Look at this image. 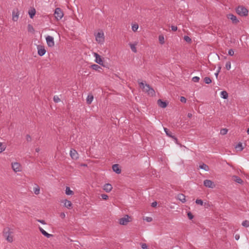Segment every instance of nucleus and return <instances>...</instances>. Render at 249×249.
I'll return each instance as SVG.
<instances>
[{"label": "nucleus", "instance_id": "1", "mask_svg": "<svg viewBox=\"0 0 249 249\" xmlns=\"http://www.w3.org/2000/svg\"><path fill=\"white\" fill-rule=\"evenodd\" d=\"M138 82L140 87L142 89H145V90L149 95L151 96L155 95V90L153 89L150 87L149 85L147 84H144L142 82H140L139 81H138Z\"/></svg>", "mask_w": 249, "mask_h": 249}, {"label": "nucleus", "instance_id": "2", "mask_svg": "<svg viewBox=\"0 0 249 249\" xmlns=\"http://www.w3.org/2000/svg\"><path fill=\"white\" fill-rule=\"evenodd\" d=\"M237 14L241 17H246L248 15V10L244 6H238L236 8Z\"/></svg>", "mask_w": 249, "mask_h": 249}, {"label": "nucleus", "instance_id": "3", "mask_svg": "<svg viewBox=\"0 0 249 249\" xmlns=\"http://www.w3.org/2000/svg\"><path fill=\"white\" fill-rule=\"evenodd\" d=\"M95 36V40L98 44H102L105 41L104 34L102 31L98 32Z\"/></svg>", "mask_w": 249, "mask_h": 249}, {"label": "nucleus", "instance_id": "4", "mask_svg": "<svg viewBox=\"0 0 249 249\" xmlns=\"http://www.w3.org/2000/svg\"><path fill=\"white\" fill-rule=\"evenodd\" d=\"M54 16L56 19L58 20L63 18V13L60 8H56L54 11Z\"/></svg>", "mask_w": 249, "mask_h": 249}, {"label": "nucleus", "instance_id": "5", "mask_svg": "<svg viewBox=\"0 0 249 249\" xmlns=\"http://www.w3.org/2000/svg\"><path fill=\"white\" fill-rule=\"evenodd\" d=\"M3 234L7 241L9 242H12L13 241V236H11V232L9 231V229H4Z\"/></svg>", "mask_w": 249, "mask_h": 249}, {"label": "nucleus", "instance_id": "6", "mask_svg": "<svg viewBox=\"0 0 249 249\" xmlns=\"http://www.w3.org/2000/svg\"><path fill=\"white\" fill-rule=\"evenodd\" d=\"M203 184L206 187L212 189L214 188L215 186L214 182L210 179L204 180Z\"/></svg>", "mask_w": 249, "mask_h": 249}, {"label": "nucleus", "instance_id": "7", "mask_svg": "<svg viewBox=\"0 0 249 249\" xmlns=\"http://www.w3.org/2000/svg\"><path fill=\"white\" fill-rule=\"evenodd\" d=\"M46 41L48 46L50 47H52L54 45V42L53 37L50 36H48L46 37Z\"/></svg>", "mask_w": 249, "mask_h": 249}, {"label": "nucleus", "instance_id": "8", "mask_svg": "<svg viewBox=\"0 0 249 249\" xmlns=\"http://www.w3.org/2000/svg\"><path fill=\"white\" fill-rule=\"evenodd\" d=\"M227 18L228 19L231 20L233 24H237L239 22L237 17L232 14L228 15Z\"/></svg>", "mask_w": 249, "mask_h": 249}, {"label": "nucleus", "instance_id": "9", "mask_svg": "<svg viewBox=\"0 0 249 249\" xmlns=\"http://www.w3.org/2000/svg\"><path fill=\"white\" fill-rule=\"evenodd\" d=\"M12 167L15 172H19L21 170L20 164L18 162H14L12 163Z\"/></svg>", "mask_w": 249, "mask_h": 249}, {"label": "nucleus", "instance_id": "10", "mask_svg": "<svg viewBox=\"0 0 249 249\" xmlns=\"http://www.w3.org/2000/svg\"><path fill=\"white\" fill-rule=\"evenodd\" d=\"M93 55L95 58V61L96 63H97V64H98L99 65L103 64V61L99 54H98V53H94L93 54Z\"/></svg>", "mask_w": 249, "mask_h": 249}, {"label": "nucleus", "instance_id": "11", "mask_svg": "<svg viewBox=\"0 0 249 249\" xmlns=\"http://www.w3.org/2000/svg\"><path fill=\"white\" fill-rule=\"evenodd\" d=\"M46 52V51L43 46H39L37 47V53L39 56H42L44 55Z\"/></svg>", "mask_w": 249, "mask_h": 249}, {"label": "nucleus", "instance_id": "12", "mask_svg": "<svg viewBox=\"0 0 249 249\" xmlns=\"http://www.w3.org/2000/svg\"><path fill=\"white\" fill-rule=\"evenodd\" d=\"M70 156L73 160H77L78 159V154L74 149H71L70 151Z\"/></svg>", "mask_w": 249, "mask_h": 249}, {"label": "nucleus", "instance_id": "13", "mask_svg": "<svg viewBox=\"0 0 249 249\" xmlns=\"http://www.w3.org/2000/svg\"><path fill=\"white\" fill-rule=\"evenodd\" d=\"M103 189L107 193H109L112 190V186L109 183H106L103 186Z\"/></svg>", "mask_w": 249, "mask_h": 249}, {"label": "nucleus", "instance_id": "14", "mask_svg": "<svg viewBox=\"0 0 249 249\" xmlns=\"http://www.w3.org/2000/svg\"><path fill=\"white\" fill-rule=\"evenodd\" d=\"M129 221V216L128 215H126V217L122 218L119 219V223L121 225H126Z\"/></svg>", "mask_w": 249, "mask_h": 249}, {"label": "nucleus", "instance_id": "15", "mask_svg": "<svg viewBox=\"0 0 249 249\" xmlns=\"http://www.w3.org/2000/svg\"><path fill=\"white\" fill-rule=\"evenodd\" d=\"M61 202L64 204V206L68 209H70L72 205L71 202L67 199L63 200Z\"/></svg>", "mask_w": 249, "mask_h": 249}, {"label": "nucleus", "instance_id": "16", "mask_svg": "<svg viewBox=\"0 0 249 249\" xmlns=\"http://www.w3.org/2000/svg\"><path fill=\"white\" fill-rule=\"evenodd\" d=\"M112 170L113 171L115 172L116 173L119 174L121 173V170L119 167V166L118 164H114L112 166Z\"/></svg>", "mask_w": 249, "mask_h": 249}, {"label": "nucleus", "instance_id": "17", "mask_svg": "<svg viewBox=\"0 0 249 249\" xmlns=\"http://www.w3.org/2000/svg\"><path fill=\"white\" fill-rule=\"evenodd\" d=\"M177 199L180 201L182 203H185L186 202L185 196L182 194H179L177 196Z\"/></svg>", "mask_w": 249, "mask_h": 249}, {"label": "nucleus", "instance_id": "18", "mask_svg": "<svg viewBox=\"0 0 249 249\" xmlns=\"http://www.w3.org/2000/svg\"><path fill=\"white\" fill-rule=\"evenodd\" d=\"M39 231H40V232H41V233L44 235L45 236H46V237L47 238H50L51 237V236H53L52 234H49L48 233V232H47L45 230H44L41 227H39Z\"/></svg>", "mask_w": 249, "mask_h": 249}, {"label": "nucleus", "instance_id": "19", "mask_svg": "<svg viewBox=\"0 0 249 249\" xmlns=\"http://www.w3.org/2000/svg\"><path fill=\"white\" fill-rule=\"evenodd\" d=\"M158 104L160 107L162 108L166 107L167 105L166 102L162 101L161 99H159L158 100Z\"/></svg>", "mask_w": 249, "mask_h": 249}, {"label": "nucleus", "instance_id": "20", "mask_svg": "<svg viewBox=\"0 0 249 249\" xmlns=\"http://www.w3.org/2000/svg\"><path fill=\"white\" fill-rule=\"evenodd\" d=\"M18 18V10L17 11H13L12 12V19L14 21H16Z\"/></svg>", "mask_w": 249, "mask_h": 249}, {"label": "nucleus", "instance_id": "21", "mask_svg": "<svg viewBox=\"0 0 249 249\" xmlns=\"http://www.w3.org/2000/svg\"><path fill=\"white\" fill-rule=\"evenodd\" d=\"M232 178L234 181L239 184H242L243 183V181L242 180V179L236 176H233Z\"/></svg>", "mask_w": 249, "mask_h": 249}, {"label": "nucleus", "instance_id": "22", "mask_svg": "<svg viewBox=\"0 0 249 249\" xmlns=\"http://www.w3.org/2000/svg\"><path fill=\"white\" fill-rule=\"evenodd\" d=\"M220 97H221V98H222L224 99H227L228 97V94L227 92L225 90L222 91L220 92Z\"/></svg>", "mask_w": 249, "mask_h": 249}, {"label": "nucleus", "instance_id": "23", "mask_svg": "<svg viewBox=\"0 0 249 249\" xmlns=\"http://www.w3.org/2000/svg\"><path fill=\"white\" fill-rule=\"evenodd\" d=\"M199 167V168L203 169L206 171H208L209 170V166L204 163H202V164L200 165Z\"/></svg>", "mask_w": 249, "mask_h": 249}, {"label": "nucleus", "instance_id": "24", "mask_svg": "<svg viewBox=\"0 0 249 249\" xmlns=\"http://www.w3.org/2000/svg\"><path fill=\"white\" fill-rule=\"evenodd\" d=\"M93 100V96L92 95H88L87 98V103L88 104H90Z\"/></svg>", "mask_w": 249, "mask_h": 249}, {"label": "nucleus", "instance_id": "25", "mask_svg": "<svg viewBox=\"0 0 249 249\" xmlns=\"http://www.w3.org/2000/svg\"><path fill=\"white\" fill-rule=\"evenodd\" d=\"M33 191L36 195H38L40 193V188L39 186L36 184L33 189Z\"/></svg>", "mask_w": 249, "mask_h": 249}, {"label": "nucleus", "instance_id": "26", "mask_svg": "<svg viewBox=\"0 0 249 249\" xmlns=\"http://www.w3.org/2000/svg\"><path fill=\"white\" fill-rule=\"evenodd\" d=\"M65 193L67 195H72L73 194V192L70 189L69 187H66Z\"/></svg>", "mask_w": 249, "mask_h": 249}, {"label": "nucleus", "instance_id": "27", "mask_svg": "<svg viewBox=\"0 0 249 249\" xmlns=\"http://www.w3.org/2000/svg\"><path fill=\"white\" fill-rule=\"evenodd\" d=\"M36 14V10L34 8L31 9L29 11V15L30 17L32 18Z\"/></svg>", "mask_w": 249, "mask_h": 249}, {"label": "nucleus", "instance_id": "28", "mask_svg": "<svg viewBox=\"0 0 249 249\" xmlns=\"http://www.w3.org/2000/svg\"><path fill=\"white\" fill-rule=\"evenodd\" d=\"M91 68L95 71H99L100 69H102V68L98 65L97 64H93L91 66Z\"/></svg>", "mask_w": 249, "mask_h": 249}, {"label": "nucleus", "instance_id": "29", "mask_svg": "<svg viewBox=\"0 0 249 249\" xmlns=\"http://www.w3.org/2000/svg\"><path fill=\"white\" fill-rule=\"evenodd\" d=\"M139 28V25L137 23H134L132 25V30L134 32H136Z\"/></svg>", "mask_w": 249, "mask_h": 249}, {"label": "nucleus", "instance_id": "30", "mask_svg": "<svg viewBox=\"0 0 249 249\" xmlns=\"http://www.w3.org/2000/svg\"><path fill=\"white\" fill-rule=\"evenodd\" d=\"M159 40L160 43L161 44H163L165 42H164V37L163 36H162V35L159 36Z\"/></svg>", "mask_w": 249, "mask_h": 249}, {"label": "nucleus", "instance_id": "31", "mask_svg": "<svg viewBox=\"0 0 249 249\" xmlns=\"http://www.w3.org/2000/svg\"><path fill=\"white\" fill-rule=\"evenodd\" d=\"M129 45H130L131 50L133 52L136 53V52H137V49L136 48V44H130Z\"/></svg>", "mask_w": 249, "mask_h": 249}, {"label": "nucleus", "instance_id": "32", "mask_svg": "<svg viewBox=\"0 0 249 249\" xmlns=\"http://www.w3.org/2000/svg\"><path fill=\"white\" fill-rule=\"evenodd\" d=\"M235 148L239 151H242L243 149L242 144L241 143H238V144L236 145Z\"/></svg>", "mask_w": 249, "mask_h": 249}, {"label": "nucleus", "instance_id": "33", "mask_svg": "<svg viewBox=\"0 0 249 249\" xmlns=\"http://www.w3.org/2000/svg\"><path fill=\"white\" fill-rule=\"evenodd\" d=\"M204 82L207 84H209L212 82V80L210 77H206L204 79Z\"/></svg>", "mask_w": 249, "mask_h": 249}, {"label": "nucleus", "instance_id": "34", "mask_svg": "<svg viewBox=\"0 0 249 249\" xmlns=\"http://www.w3.org/2000/svg\"><path fill=\"white\" fill-rule=\"evenodd\" d=\"M242 225L245 227H249V221L248 220H245L242 222Z\"/></svg>", "mask_w": 249, "mask_h": 249}, {"label": "nucleus", "instance_id": "35", "mask_svg": "<svg viewBox=\"0 0 249 249\" xmlns=\"http://www.w3.org/2000/svg\"><path fill=\"white\" fill-rule=\"evenodd\" d=\"M184 39L186 42L188 43H190L191 42V38L187 36H184Z\"/></svg>", "mask_w": 249, "mask_h": 249}, {"label": "nucleus", "instance_id": "36", "mask_svg": "<svg viewBox=\"0 0 249 249\" xmlns=\"http://www.w3.org/2000/svg\"><path fill=\"white\" fill-rule=\"evenodd\" d=\"M228 129L226 128H223L220 130V134L224 135L227 133Z\"/></svg>", "mask_w": 249, "mask_h": 249}, {"label": "nucleus", "instance_id": "37", "mask_svg": "<svg viewBox=\"0 0 249 249\" xmlns=\"http://www.w3.org/2000/svg\"><path fill=\"white\" fill-rule=\"evenodd\" d=\"M28 31L30 32H34V29L31 24L28 25Z\"/></svg>", "mask_w": 249, "mask_h": 249}, {"label": "nucleus", "instance_id": "38", "mask_svg": "<svg viewBox=\"0 0 249 249\" xmlns=\"http://www.w3.org/2000/svg\"><path fill=\"white\" fill-rule=\"evenodd\" d=\"M6 148L5 145H3L2 143L0 142V153L4 151Z\"/></svg>", "mask_w": 249, "mask_h": 249}, {"label": "nucleus", "instance_id": "39", "mask_svg": "<svg viewBox=\"0 0 249 249\" xmlns=\"http://www.w3.org/2000/svg\"><path fill=\"white\" fill-rule=\"evenodd\" d=\"M225 67L228 70H229L231 68V62L230 61L227 62L226 64Z\"/></svg>", "mask_w": 249, "mask_h": 249}, {"label": "nucleus", "instance_id": "40", "mask_svg": "<svg viewBox=\"0 0 249 249\" xmlns=\"http://www.w3.org/2000/svg\"><path fill=\"white\" fill-rule=\"evenodd\" d=\"M196 203L197 204H199L201 206H202L203 204V201L201 200V199H196Z\"/></svg>", "mask_w": 249, "mask_h": 249}, {"label": "nucleus", "instance_id": "41", "mask_svg": "<svg viewBox=\"0 0 249 249\" xmlns=\"http://www.w3.org/2000/svg\"><path fill=\"white\" fill-rule=\"evenodd\" d=\"M143 220L148 222H150L152 221L153 219L151 217H145L143 218Z\"/></svg>", "mask_w": 249, "mask_h": 249}, {"label": "nucleus", "instance_id": "42", "mask_svg": "<svg viewBox=\"0 0 249 249\" xmlns=\"http://www.w3.org/2000/svg\"><path fill=\"white\" fill-rule=\"evenodd\" d=\"M200 78L198 76H194L192 78V80L194 82H198Z\"/></svg>", "mask_w": 249, "mask_h": 249}, {"label": "nucleus", "instance_id": "43", "mask_svg": "<svg viewBox=\"0 0 249 249\" xmlns=\"http://www.w3.org/2000/svg\"><path fill=\"white\" fill-rule=\"evenodd\" d=\"M53 99V101L55 103H58V102H59L60 101L59 98L57 96H54Z\"/></svg>", "mask_w": 249, "mask_h": 249}, {"label": "nucleus", "instance_id": "44", "mask_svg": "<svg viewBox=\"0 0 249 249\" xmlns=\"http://www.w3.org/2000/svg\"><path fill=\"white\" fill-rule=\"evenodd\" d=\"M228 54L230 56H233L234 55V51L232 49L229 50Z\"/></svg>", "mask_w": 249, "mask_h": 249}, {"label": "nucleus", "instance_id": "45", "mask_svg": "<svg viewBox=\"0 0 249 249\" xmlns=\"http://www.w3.org/2000/svg\"><path fill=\"white\" fill-rule=\"evenodd\" d=\"M101 197H102V199H103L104 200H106L108 198V196L106 194H102Z\"/></svg>", "mask_w": 249, "mask_h": 249}, {"label": "nucleus", "instance_id": "46", "mask_svg": "<svg viewBox=\"0 0 249 249\" xmlns=\"http://www.w3.org/2000/svg\"><path fill=\"white\" fill-rule=\"evenodd\" d=\"M180 102H182V103H186V99L184 97L181 96V97H180Z\"/></svg>", "mask_w": 249, "mask_h": 249}, {"label": "nucleus", "instance_id": "47", "mask_svg": "<svg viewBox=\"0 0 249 249\" xmlns=\"http://www.w3.org/2000/svg\"><path fill=\"white\" fill-rule=\"evenodd\" d=\"M141 247L142 249H147V246L145 243L142 244Z\"/></svg>", "mask_w": 249, "mask_h": 249}, {"label": "nucleus", "instance_id": "48", "mask_svg": "<svg viewBox=\"0 0 249 249\" xmlns=\"http://www.w3.org/2000/svg\"><path fill=\"white\" fill-rule=\"evenodd\" d=\"M164 131L166 133L167 135L169 136V137H172V136L169 133L168 129L167 128H164Z\"/></svg>", "mask_w": 249, "mask_h": 249}, {"label": "nucleus", "instance_id": "49", "mask_svg": "<svg viewBox=\"0 0 249 249\" xmlns=\"http://www.w3.org/2000/svg\"><path fill=\"white\" fill-rule=\"evenodd\" d=\"M171 28L172 30L173 31H176L178 29L177 27L176 26L172 25V26H171Z\"/></svg>", "mask_w": 249, "mask_h": 249}, {"label": "nucleus", "instance_id": "50", "mask_svg": "<svg viewBox=\"0 0 249 249\" xmlns=\"http://www.w3.org/2000/svg\"><path fill=\"white\" fill-rule=\"evenodd\" d=\"M187 215L190 219H192L193 218L194 216L190 212L188 213Z\"/></svg>", "mask_w": 249, "mask_h": 249}, {"label": "nucleus", "instance_id": "51", "mask_svg": "<svg viewBox=\"0 0 249 249\" xmlns=\"http://www.w3.org/2000/svg\"><path fill=\"white\" fill-rule=\"evenodd\" d=\"M60 216L61 218L63 219L66 217V214L64 213H61L60 214Z\"/></svg>", "mask_w": 249, "mask_h": 249}, {"label": "nucleus", "instance_id": "52", "mask_svg": "<svg viewBox=\"0 0 249 249\" xmlns=\"http://www.w3.org/2000/svg\"><path fill=\"white\" fill-rule=\"evenodd\" d=\"M157 203L156 201L153 202L151 203V206L153 207H155L156 206H157Z\"/></svg>", "mask_w": 249, "mask_h": 249}, {"label": "nucleus", "instance_id": "53", "mask_svg": "<svg viewBox=\"0 0 249 249\" xmlns=\"http://www.w3.org/2000/svg\"><path fill=\"white\" fill-rule=\"evenodd\" d=\"M37 221L42 224H45V222L44 220H40V219H38L37 220Z\"/></svg>", "mask_w": 249, "mask_h": 249}, {"label": "nucleus", "instance_id": "54", "mask_svg": "<svg viewBox=\"0 0 249 249\" xmlns=\"http://www.w3.org/2000/svg\"><path fill=\"white\" fill-rule=\"evenodd\" d=\"M239 238H240V236L239 234H236L235 235V239L236 240H239Z\"/></svg>", "mask_w": 249, "mask_h": 249}, {"label": "nucleus", "instance_id": "55", "mask_svg": "<svg viewBox=\"0 0 249 249\" xmlns=\"http://www.w3.org/2000/svg\"><path fill=\"white\" fill-rule=\"evenodd\" d=\"M26 139H27V140L28 141H30V140H31V137H30V136L29 135H27V138H26Z\"/></svg>", "mask_w": 249, "mask_h": 249}, {"label": "nucleus", "instance_id": "56", "mask_svg": "<svg viewBox=\"0 0 249 249\" xmlns=\"http://www.w3.org/2000/svg\"><path fill=\"white\" fill-rule=\"evenodd\" d=\"M187 116L189 117V118H191L192 116V114L190 113H188L187 114Z\"/></svg>", "mask_w": 249, "mask_h": 249}, {"label": "nucleus", "instance_id": "57", "mask_svg": "<svg viewBox=\"0 0 249 249\" xmlns=\"http://www.w3.org/2000/svg\"><path fill=\"white\" fill-rule=\"evenodd\" d=\"M218 73H219V71H217V72H215V73H214V75H215V76L216 77H217L218 75Z\"/></svg>", "mask_w": 249, "mask_h": 249}, {"label": "nucleus", "instance_id": "58", "mask_svg": "<svg viewBox=\"0 0 249 249\" xmlns=\"http://www.w3.org/2000/svg\"><path fill=\"white\" fill-rule=\"evenodd\" d=\"M39 151H40V149H39V148H36V152H38Z\"/></svg>", "mask_w": 249, "mask_h": 249}, {"label": "nucleus", "instance_id": "59", "mask_svg": "<svg viewBox=\"0 0 249 249\" xmlns=\"http://www.w3.org/2000/svg\"><path fill=\"white\" fill-rule=\"evenodd\" d=\"M220 70H221V67L219 66L218 68V71H219V72L220 71Z\"/></svg>", "mask_w": 249, "mask_h": 249}, {"label": "nucleus", "instance_id": "60", "mask_svg": "<svg viewBox=\"0 0 249 249\" xmlns=\"http://www.w3.org/2000/svg\"><path fill=\"white\" fill-rule=\"evenodd\" d=\"M247 133L249 135V128L247 129Z\"/></svg>", "mask_w": 249, "mask_h": 249}]
</instances>
